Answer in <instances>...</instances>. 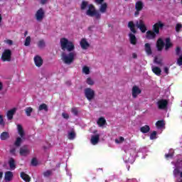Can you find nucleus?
I'll use <instances>...</instances> for the list:
<instances>
[{
    "label": "nucleus",
    "instance_id": "1",
    "mask_svg": "<svg viewBox=\"0 0 182 182\" xmlns=\"http://www.w3.org/2000/svg\"><path fill=\"white\" fill-rule=\"evenodd\" d=\"M164 27V23L159 21L153 26L152 31H148L146 33V39H156V35L160 33V29Z\"/></svg>",
    "mask_w": 182,
    "mask_h": 182
},
{
    "label": "nucleus",
    "instance_id": "2",
    "mask_svg": "<svg viewBox=\"0 0 182 182\" xmlns=\"http://www.w3.org/2000/svg\"><path fill=\"white\" fill-rule=\"evenodd\" d=\"M60 45L62 50L64 52H73L75 50V44L66 38H62L60 40Z\"/></svg>",
    "mask_w": 182,
    "mask_h": 182
},
{
    "label": "nucleus",
    "instance_id": "3",
    "mask_svg": "<svg viewBox=\"0 0 182 182\" xmlns=\"http://www.w3.org/2000/svg\"><path fill=\"white\" fill-rule=\"evenodd\" d=\"M76 56H77V53L75 51H70L69 53L63 52L61 54V60L65 65H72V63L75 62Z\"/></svg>",
    "mask_w": 182,
    "mask_h": 182
},
{
    "label": "nucleus",
    "instance_id": "4",
    "mask_svg": "<svg viewBox=\"0 0 182 182\" xmlns=\"http://www.w3.org/2000/svg\"><path fill=\"white\" fill-rule=\"evenodd\" d=\"M86 14L88 16H95L96 19H100L102 17L100 13H99L92 4L88 5V9L87 10Z\"/></svg>",
    "mask_w": 182,
    "mask_h": 182
},
{
    "label": "nucleus",
    "instance_id": "5",
    "mask_svg": "<svg viewBox=\"0 0 182 182\" xmlns=\"http://www.w3.org/2000/svg\"><path fill=\"white\" fill-rule=\"evenodd\" d=\"M84 93L86 99L89 102H92V100H95V97H96V93L95 92V90L87 87L84 90Z\"/></svg>",
    "mask_w": 182,
    "mask_h": 182
},
{
    "label": "nucleus",
    "instance_id": "6",
    "mask_svg": "<svg viewBox=\"0 0 182 182\" xmlns=\"http://www.w3.org/2000/svg\"><path fill=\"white\" fill-rule=\"evenodd\" d=\"M2 62H11L12 60V51L10 49H6L1 55Z\"/></svg>",
    "mask_w": 182,
    "mask_h": 182
},
{
    "label": "nucleus",
    "instance_id": "7",
    "mask_svg": "<svg viewBox=\"0 0 182 182\" xmlns=\"http://www.w3.org/2000/svg\"><path fill=\"white\" fill-rule=\"evenodd\" d=\"M35 16L37 22H42V21H43V18H45V11L43 10V9H39L36 11Z\"/></svg>",
    "mask_w": 182,
    "mask_h": 182
},
{
    "label": "nucleus",
    "instance_id": "8",
    "mask_svg": "<svg viewBox=\"0 0 182 182\" xmlns=\"http://www.w3.org/2000/svg\"><path fill=\"white\" fill-rule=\"evenodd\" d=\"M136 26L142 32V33H145L146 31H147V27L146 24H144V21L143 20H139L136 21Z\"/></svg>",
    "mask_w": 182,
    "mask_h": 182
},
{
    "label": "nucleus",
    "instance_id": "9",
    "mask_svg": "<svg viewBox=\"0 0 182 182\" xmlns=\"http://www.w3.org/2000/svg\"><path fill=\"white\" fill-rule=\"evenodd\" d=\"M143 2L141 1H138L136 2L135 4V9L136 11L134 13V16H139V15H140V11H141L143 9Z\"/></svg>",
    "mask_w": 182,
    "mask_h": 182
},
{
    "label": "nucleus",
    "instance_id": "10",
    "mask_svg": "<svg viewBox=\"0 0 182 182\" xmlns=\"http://www.w3.org/2000/svg\"><path fill=\"white\" fill-rule=\"evenodd\" d=\"M158 108L161 110H164V109H167V106L168 105V102L167 100H160L156 102Z\"/></svg>",
    "mask_w": 182,
    "mask_h": 182
},
{
    "label": "nucleus",
    "instance_id": "11",
    "mask_svg": "<svg viewBox=\"0 0 182 182\" xmlns=\"http://www.w3.org/2000/svg\"><path fill=\"white\" fill-rule=\"evenodd\" d=\"M20 156H22L23 157H26L31 153V151L29 150V148H28V146L24 145L23 146L20 148Z\"/></svg>",
    "mask_w": 182,
    "mask_h": 182
},
{
    "label": "nucleus",
    "instance_id": "12",
    "mask_svg": "<svg viewBox=\"0 0 182 182\" xmlns=\"http://www.w3.org/2000/svg\"><path fill=\"white\" fill-rule=\"evenodd\" d=\"M164 41H163V38H159L156 41V49L158 52H161L163 50V48H164Z\"/></svg>",
    "mask_w": 182,
    "mask_h": 182
},
{
    "label": "nucleus",
    "instance_id": "13",
    "mask_svg": "<svg viewBox=\"0 0 182 182\" xmlns=\"http://www.w3.org/2000/svg\"><path fill=\"white\" fill-rule=\"evenodd\" d=\"M140 93H141V90H140L137 85H134L132 87V97L134 99H136V97H137Z\"/></svg>",
    "mask_w": 182,
    "mask_h": 182
},
{
    "label": "nucleus",
    "instance_id": "14",
    "mask_svg": "<svg viewBox=\"0 0 182 182\" xmlns=\"http://www.w3.org/2000/svg\"><path fill=\"white\" fill-rule=\"evenodd\" d=\"M34 63L37 68H41V66L43 65V60L42 59V57L36 55L34 57Z\"/></svg>",
    "mask_w": 182,
    "mask_h": 182
},
{
    "label": "nucleus",
    "instance_id": "15",
    "mask_svg": "<svg viewBox=\"0 0 182 182\" xmlns=\"http://www.w3.org/2000/svg\"><path fill=\"white\" fill-rule=\"evenodd\" d=\"M181 167L180 166L175 164V167L173 169V176L174 177H177V176H180V177L182 178V171H181Z\"/></svg>",
    "mask_w": 182,
    "mask_h": 182
},
{
    "label": "nucleus",
    "instance_id": "16",
    "mask_svg": "<svg viewBox=\"0 0 182 182\" xmlns=\"http://www.w3.org/2000/svg\"><path fill=\"white\" fill-rule=\"evenodd\" d=\"M100 139V134L92 135L91 136L90 141L92 143V144H93L94 146H96V144H97L99 143Z\"/></svg>",
    "mask_w": 182,
    "mask_h": 182
},
{
    "label": "nucleus",
    "instance_id": "17",
    "mask_svg": "<svg viewBox=\"0 0 182 182\" xmlns=\"http://www.w3.org/2000/svg\"><path fill=\"white\" fill-rule=\"evenodd\" d=\"M12 178H14V173L11 171H6L4 176L5 181H12Z\"/></svg>",
    "mask_w": 182,
    "mask_h": 182
},
{
    "label": "nucleus",
    "instance_id": "18",
    "mask_svg": "<svg viewBox=\"0 0 182 182\" xmlns=\"http://www.w3.org/2000/svg\"><path fill=\"white\" fill-rule=\"evenodd\" d=\"M165 42V50L167 52L168 49H170L173 46V43H171V39H170V38H166Z\"/></svg>",
    "mask_w": 182,
    "mask_h": 182
},
{
    "label": "nucleus",
    "instance_id": "19",
    "mask_svg": "<svg viewBox=\"0 0 182 182\" xmlns=\"http://www.w3.org/2000/svg\"><path fill=\"white\" fill-rule=\"evenodd\" d=\"M80 46L82 49H87L90 46L87 41L85 38H82L80 41Z\"/></svg>",
    "mask_w": 182,
    "mask_h": 182
},
{
    "label": "nucleus",
    "instance_id": "20",
    "mask_svg": "<svg viewBox=\"0 0 182 182\" xmlns=\"http://www.w3.org/2000/svg\"><path fill=\"white\" fill-rule=\"evenodd\" d=\"M144 49L146 55H148L149 56H150V55L153 53V51H151V46L150 45V43H145Z\"/></svg>",
    "mask_w": 182,
    "mask_h": 182
},
{
    "label": "nucleus",
    "instance_id": "21",
    "mask_svg": "<svg viewBox=\"0 0 182 182\" xmlns=\"http://www.w3.org/2000/svg\"><path fill=\"white\" fill-rule=\"evenodd\" d=\"M129 36L130 43H132V45H136L137 43V38H136V36L130 33L129 34Z\"/></svg>",
    "mask_w": 182,
    "mask_h": 182
},
{
    "label": "nucleus",
    "instance_id": "22",
    "mask_svg": "<svg viewBox=\"0 0 182 182\" xmlns=\"http://www.w3.org/2000/svg\"><path fill=\"white\" fill-rule=\"evenodd\" d=\"M135 27H136V25H134V23L133 21H129L128 23V28H129L132 33H137V31L134 28Z\"/></svg>",
    "mask_w": 182,
    "mask_h": 182
},
{
    "label": "nucleus",
    "instance_id": "23",
    "mask_svg": "<svg viewBox=\"0 0 182 182\" xmlns=\"http://www.w3.org/2000/svg\"><path fill=\"white\" fill-rule=\"evenodd\" d=\"M21 177L26 182L31 181V177L29 176V175L25 173V172L21 173Z\"/></svg>",
    "mask_w": 182,
    "mask_h": 182
},
{
    "label": "nucleus",
    "instance_id": "24",
    "mask_svg": "<svg viewBox=\"0 0 182 182\" xmlns=\"http://www.w3.org/2000/svg\"><path fill=\"white\" fill-rule=\"evenodd\" d=\"M9 165L11 170H15L16 168V165H15V159L11 158L9 161Z\"/></svg>",
    "mask_w": 182,
    "mask_h": 182
},
{
    "label": "nucleus",
    "instance_id": "25",
    "mask_svg": "<svg viewBox=\"0 0 182 182\" xmlns=\"http://www.w3.org/2000/svg\"><path fill=\"white\" fill-rule=\"evenodd\" d=\"M152 72L156 75V76H160L161 75V69L159 67L152 66Z\"/></svg>",
    "mask_w": 182,
    "mask_h": 182
},
{
    "label": "nucleus",
    "instance_id": "26",
    "mask_svg": "<svg viewBox=\"0 0 182 182\" xmlns=\"http://www.w3.org/2000/svg\"><path fill=\"white\" fill-rule=\"evenodd\" d=\"M140 132L144 134L149 133L150 132V126L144 125V127H141L140 128Z\"/></svg>",
    "mask_w": 182,
    "mask_h": 182
},
{
    "label": "nucleus",
    "instance_id": "27",
    "mask_svg": "<svg viewBox=\"0 0 182 182\" xmlns=\"http://www.w3.org/2000/svg\"><path fill=\"white\" fill-rule=\"evenodd\" d=\"M107 11V4L104 3L101 4V6H100V12H101V14H105Z\"/></svg>",
    "mask_w": 182,
    "mask_h": 182
},
{
    "label": "nucleus",
    "instance_id": "28",
    "mask_svg": "<svg viewBox=\"0 0 182 182\" xmlns=\"http://www.w3.org/2000/svg\"><path fill=\"white\" fill-rule=\"evenodd\" d=\"M17 129H18V134L21 136V137H23L25 136V132H23V129L22 128V126L21 124H18Z\"/></svg>",
    "mask_w": 182,
    "mask_h": 182
},
{
    "label": "nucleus",
    "instance_id": "29",
    "mask_svg": "<svg viewBox=\"0 0 182 182\" xmlns=\"http://www.w3.org/2000/svg\"><path fill=\"white\" fill-rule=\"evenodd\" d=\"M1 140H7V139H9V133L7 132H4L0 135Z\"/></svg>",
    "mask_w": 182,
    "mask_h": 182
},
{
    "label": "nucleus",
    "instance_id": "30",
    "mask_svg": "<svg viewBox=\"0 0 182 182\" xmlns=\"http://www.w3.org/2000/svg\"><path fill=\"white\" fill-rule=\"evenodd\" d=\"M156 126L158 129H163V127L166 126V124L164 123V120H160L156 122Z\"/></svg>",
    "mask_w": 182,
    "mask_h": 182
},
{
    "label": "nucleus",
    "instance_id": "31",
    "mask_svg": "<svg viewBox=\"0 0 182 182\" xmlns=\"http://www.w3.org/2000/svg\"><path fill=\"white\" fill-rule=\"evenodd\" d=\"M15 113V109H11L7 112V117L9 120H12L14 119V114Z\"/></svg>",
    "mask_w": 182,
    "mask_h": 182
},
{
    "label": "nucleus",
    "instance_id": "32",
    "mask_svg": "<svg viewBox=\"0 0 182 182\" xmlns=\"http://www.w3.org/2000/svg\"><path fill=\"white\" fill-rule=\"evenodd\" d=\"M97 124L102 127L106 124V119L104 117H100L97 121Z\"/></svg>",
    "mask_w": 182,
    "mask_h": 182
},
{
    "label": "nucleus",
    "instance_id": "33",
    "mask_svg": "<svg viewBox=\"0 0 182 182\" xmlns=\"http://www.w3.org/2000/svg\"><path fill=\"white\" fill-rule=\"evenodd\" d=\"M42 110H44L45 112H48V105L46 104H41L38 107V112H42Z\"/></svg>",
    "mask_w": 182,
    "mask_h": 182
},
{
    "label": "nucleus",
    "instance_id": "34",
    "mask_svg": "<svg viewBox=\"0 0 182 182\" xmlns=\"http://www.w3.org/2000/svg\"><path fill=\"white\" fill-rule=\"evenodd\" d=\"M26 114L28 117H30L31 114H32V112H33V109L31 107H26L25 109Z\"/></svg>",
    "mask_w": 182,
    "mask_h": 182
},
{
    "label": "nucleus",
    "instance_id": "35",
    "mask_svg": "<svg viewBox=\"0 0 182 182\" xmlns=\"http://www.w3.org/2000/svg\"><path fill=\"white\" fill-rule=\"evenodd\" d=\"M75 137H76V134L75 133V132L73 131L68 132V139L69 140H73Z\"/></svg>",
    "mask_w": 182,
    "mask_h": 182
},
{
    "label": "nucleus",
    "instance_id": "36",
    "mask_svg": "<svg viewBox=\"0 0 182 182\" xmlns=\"http://www.w3.org/2000/svg\"><path fill=\"white\" fill-rule=\"evenodd\" d=\"M21 144H22V139L21 137H18L14 142V146H16V147H21Z\"/></svg>",
    "mask_w": 182,
    "mask_h": 182
},
{
    "label": "nucleus",
    "instance_id": "37",
    "mask_svg": "<svg viewBox=\"0 0 182 182\" xmlns=\"http://www.w3.org/2000/svg\"><path fill=\"white\" fill-rule=\"evenodd\" d=\"M46 46V43H45V41L41 40V41H38V48H40L41 49H43V48H45Z\"/></svg>",
    "mask_w": 182,
    "mask_h": 182
},
{
    "label": "nucleus",
    "instance_id": "38",
    "mask_svg": "<svg viewBox=\"0 0 182 182\" xmlns=\"http://www.w3.org/2000/svg\"><path fill=\"white\" fill-rule=\"evenodd\" d=\"M154 63H156L157 65H160V66H163V60L161 59H159L157 57L154 58Z\"/></svg>",
    "mask_w": 182,
    "mask_h": 182
},
{
    "label": "nucleus",
    "instance_id": "39",
    "mask_svg": "<svg viewBox=\"0 0 182 182\" xmlns=\"http://www.w3.org/2000/svg\"><path fill=\"white\" fill-rule=\"evenodd\" d=\"M157 139V132L154 131L151 134H150V139L151 140H154Z\"/></svg>",
    "mask_w": 182,
    "mask_h": 182
},
{
    "label": "nucleus",
    "instance_id": "40",
    "mask_svg": "<svg viewBox=\"0 0 182 182\" xmlns=\"http://www.w3.org/2000/svg\"><path fill=\"white\" fill-rule=\"evenodd\" d=\"M174 154V150H173V149H170L169 150V153L168 154H166V155H165V157H166V159H168V158H170V157H173V155Z\"/></svg>",
    "mask_w": 182,
    "mask_h": 182
},
{
    "label": "nucleus",
    "instance_id": "41",
    "mask_svg": "<svg viewBox=\"0 0 182 182\" xmlns=\"http://www.w3.org/2000/svg\"><path fill=\"white\" fill-rule=\"evenodd\" d=\"M25 46L31 45V36H27L24 43Z\"/></svg>",
    "mask_w": 182,
    "mask_h": 182
},
{
    "label": "nucleus",
    "instance_id": "42",
    "mask_svg": "<svg viewBox=\"0 0 182 182\" xmlns=\"http://www.w3.org/2000/svg\"><path fill=\"white\" fill-rule=\"evenodd\" d=\"M83 73H85V75H89L90 73V70L89 69V67H83L82 68Z\"/></svg>",
    "mask_w": 182,
    "mask_h": 182
},
{
    "label": "nucleus",
    "instance_id": "43",
    "mask_svg": "<svg viewBox=\"0 0 182 182\" xmlns=\"http://www.w3.org/2000/svg\"><path fill=\"white\" fill-rule=\"evenodd\" d=\"M0 126L5 127V121H4V116L0 115Z\"/></svg>",
    "mask_w": 182,
    "mask_h": 182
},
{
    "label": "nucleus",
    "instance_id": "44",
    "mask_svg": "<svg viewBox=\"0 0 182 182\" xmlns=\"http://www.w3.org/2000/svg\"><path fill=\"white\" fill-rule=\"evenodd\" d=\"M89 5V3L87 1H82L81 4V9H86V7Z\"/></svg>",
    "mask_w": 182,
    "mask_h": 182
},
{
    "label": "nucleus",
    "instance_id": "45",
    "mask_svg": "<svg viewBox=\"0 0 182 182\" xmlns=\"http://www.w3.org/2000/svg\"><path fill=\"white\" fill-rule=\"evenodd\" d=\"M44 177H49V176H52V171L48 170L43 173Z\"/></svg>",
    "mask_w": 182,
    "mask_h": 182
},
{
    "label": "nucleus",
    "instance_id": "46",
    "mask_svg": "<svg viewBox=\"0 0 182 182\" xmlns=\"http://www.w3.org/2000/svg\"><path fill=\"white\" fill-rule=\"evenodd\" d=\"M87 85H90V86H93V85H95V82L90 77H88L87 79Z\"/></svg>",
    "mask_w": 182,
    "mask_h": 182
},
{
    "label": "nucleus",
    "instance_id": "47",
    "mask_svg": "<svg viewBox=\"0 0 182 182\" xmlns=\"http://www.w3.org/2000/svg\"><path fill=\"white\" fill-rule=\"evenodd\" d=\"M177 65H178V66H182V55H179V58L177 60Z\"/></svg>",
    "mask_w": 182,
    "mask_h": 182
},
{
    "label": "nucleus",
    "instance_id": "48",
    "mask_svg": "<svg viewBox=\"0 0 182 182\" xmlns=\"http://www.w3.org/2000/svg\"><path fill=\"white\" fill-rule=\"evenodd\" d=\"M181 28H182L181 23H177L176 26V31L180 32V31L181 30Z\"/></svg>",
    "mask_w": 182,
    "mask_h": 182
},
{
    "label": "nucleus",
    "instance_id": "49",
    "mask_svg": "<svg viewBox=\"0 0 182 182\" xmlns=\"http://www.w3.org/2000/svg\"><path fill=\"white\" fill-rule=\"evenodd\" d=\"M71 112H72V113H73V114H75V116H77V114L79 113V112L77 111V108H76V107L72 108Z\"/></svg>",
    "mask_w": 182,
    "mask_h": 182
},
{
    "label": "nucleus",
    "instance_id": "50",
    "mask_svg": "<svg viewBox=\"0 0 182 182\" xmlns=\"http://www.w3.org/2000/svg\"><path fill=\"white\" fill-rule=\"evenodd\" d=\"M10 153L11 154H12L13 156H15V154H16V148L13 147L10 149Z\"/></svg>",
    "mask_w": 182,
    "mask_h": 182
},
{
    "label": "nucleus",
    "instance_id": "51",
    "mask_svg": "<svg viewBox=\"0 0 182 182\" xmlns=\"http://www.w3.org/2000/svg\"><path fill=\"white\" fill-rule=\"evenodd\" d=\"M31 164H32V166H38V160H36V158H33L31 160Z\"/></svg>",
    "mask_w": 182,
    "mask_h": 182
},
{
    "label": "nucleus",
    "instance_id": "52",
    "mask_svg": "<svg viewBox=\"0 0 182 182\" xmlns=\"http://www.w3.org/2000/svg\"><path fill=\"white\" fill-rule=\"evenodd\" d=\"M126 163H134V157H131L130 159H126L125 160Z\"/></svg>",
    "mask_w": 182,
    "mask_h": 182
},
{
    "label": "nucleus",
    "instance_id": "53",
    "mask_svg": "<svg viewBox=\"0 0 182 182\" xmlns=\"http://www.w3.org/2000/svg\"><path fill=\"white\" fill-rule=\"evenodd\" d=\"M181 53V48L180 47H177L176 49V53L178 56L180 55V53Z\"/></svg>",
    "mask_w": 182,
    "mask_h": 182
},
{
    "label": "nucleus",
    "instance_id": "54",
    "mask_svg": "<svg viewBox=\"0 0 182 182\" xmlns=\"http://www.w3.org/2000/svg\"><path fill=\"white\" fill-rule=\"evenodd\" d=\"M5 43H7V45H9L11 46L14 45V41H12V40H6Z\"/></svg>",
    "mask_w": 182,
    "mask_h": 182
},
{
    "label": "nucleus",
    "instance_id": "55",
    "mask_svg": "<svg viewBox=\"0 0 182 182\" xmlns=\"http://www.w3.org/2000/svg\"><path fill=\"white\" fill-rule=\"evenodd\" d=\"M62 116L64 119H69V114H67L65 112L62 113Z\"/></svg>",
    "mask_w": 182,
    "mask_h": 182
},
{
    "label": "nucleus",
    "instance_id": "56",
    "mask_svg": "<svg viewBox=\"0 0 182 182\" xmlns=\"http://www.w3.org/2000/svg\"><path fill=\"white\" fill-rule=\"evenodd\" d=\"M115 141H116L117 143H120V142H122V141H124V138L123 136H120V137H119V139H115Z\"/></svg>",
    "mask_w": 182,
    "mask_h": 182
},
{
    "label": "nucleus",
    "instance_id": "57",
    "mask_svg": "<svg viewBox=\"0 0 182 182\" xmlns=\"http://www.w3.org/2000/svg\"><path fill=\"white\" fill-rule=\"evenodd\" d=\"M164 73H165L166 75H168V68L165 67V68H164Z\"/></svg>",
    "mask_w": 182,
    "mask_h": 182
},
{
    "label": "nucleus",
    "instance_id": "58",
    "mask_svg": "<svg viewBox=\"0 0 182 182\" xmlns=\"http://www.w3.org/2000/svg\"><path fill=\"white\" fill-rule=\"evenodd\" d=\"M105 0H95V2L98 4V5H101V4Z\"/></svg>",
    "mask_w": 182,
    "mask_h": 182
},
{
    "label": "nucleus",
    "instance_id": "59",
    "mask_svg": "<svg viewBox=\"0 0 182 182\" xmlns=\"http://www.w3.org/2000/svg\"><path fill=\"white\" fill-rule=\"evenodd\" d=\"M132 58L134 59H137V54H136L135 53H132Z\"/></svg>",
    "mask_w": 182,
    "mask_h": 182
},
{
    "label": "nucleus",
    "instance_id": "60",
    "mask_svg": "<svg viewBox=\"0 0 182 182\" xmlns=\"http://www.w3.org/2000/svg\"><path fill=\"white\" fill-rule=\"evenodd\" d=\"M4 176V172L0 171V180L2 179V177Z\"/></svg>",
    "mask_w": 182,
    "mask_h": 182
},
{
    "label": "nucleus",
    "instance_id": "61",
    "mask_svg": "<svg viewBox=\"0 0 182 182\" xmlns=\"http://www.w3.org/2000/svg\"><path fill=\"white\" fill-rule=\"evenodd\" d=\"M46 1L48 0H41V3L42 4V5H45V4H46Z\"/></svg>",
    "mask_w": 182,
    "mask_h": 182
},
{
    "label": "nucleus",
    "instance_id": "62",
    "mask_svg": "<svg viewBox=\"0 0 182 182\" xmlns=\"http://www.w3.org/2000/svg\"><path fill=\"white\" fill-rule=\"evenodd\" d=\"M1 21H2V16H1V14H0V23H1Z\"/></svg>",
    "mask_w": 182,
    "mask_h": 182
},
{
    "label": "nucleus",
    "instance_id": "63",
    "mask_svg": "<svg viewBox=\"0 0 182 182\" xmlns=\"http://www.w3.org/2000/svg\"><path fill=\"white\" fill-rule=\"evenodd\" d=\"M26 35H28V31H26L24 33V36H26Z\"/></svg>",
    "mask_w": 182,
    "mask_h": 182
},
{
    "label": "nucleus",
    "instance_id": "64",
    "mask_svg": "<svg viewBox=\"0 0 182 182\" xmlns=\"http://www.w3.org/2000/svg\"><path fill=\"white\" fill-rule=\"evenodd\" d=\"M92 28H93V27H89L88 28L89 31H92Z\"/></svg>",
    "mask_w": 182,
    "mask_h": 182
}]
</instances>
